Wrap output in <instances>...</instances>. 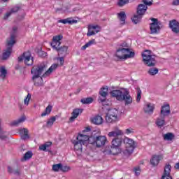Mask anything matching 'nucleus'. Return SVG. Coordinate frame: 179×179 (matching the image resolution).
Returning <instances> with one entry per match:
<instances>
[{
  "mask_svg": "<svg viewBox=\"0 0 179 179\" xmlns=\"http://www.w3.org/2000/svg\"><path fill=\"white\" fill-rule=\"evenodd\" d=\"M88 132H90V128L86 127L82 133L78 134V136L76 137V140L73 141L74 150L78 156L82 155V150L83 149L82 145H84L85 146H87V144L89 143Z\"/></svg>",
  "mask_w": 179,
  "mask_h": 179,
  "instance_id": "obj_1",
  "label": "nucleus"
},
{
  "mask_svg": "<svg viewBox=\"0 0 179 179\" xmlns=\"http://www.w3.org/2000/svg\"><path fill=\"white\" fill-rule=\"evenodd\" d=\"M88 134V143L90 145H92L95 148H103L106 146V143H108V140L107 139V136H101V131L100 129H97L94 131L91 136H89L90 131Z\"/></svg>",
  "mask_w": 179,
  "mask_h": 179,
  "instance_id": "obj_2",
  "label": "nucleus"
},
{
  "mask_svg": "<svg viewBox=\"0 0 179 179\" xmlns=\"http://www.w3.org/2000/svg\"><path fill=\"white\" fill-rule=\"evenodd\" d=\"M110 94L117 101H124L125 106H129L133 101L132 96L129 94V90L127 88L112 90Z\"/></svg>",
  "mask_w": 179,
  "mask_h": 179,
  "instance_id": "obj_3",
  "label": "nucleus"
},
{
  "mask_svg": "<svg viewBox=\"0 0 179 179\" xmlns=\"http://www.w3.org/2000/svg\"><path fill=\"white\" fill-rule=\"evenodd\" d=\"M44 71H45V65L44 64L34 66L31 70L33 75L32 80L34 82L35 86H43L44 81L43 80L41 75L44 73Z\"/></svg>",
  "mask_w": 179,
  "mask_h": 179,
  "instance_id": "obj_4",
  "label": "nucleus"
},
{
  "mask_svg": "<svg viewBox=\"0 0 179 179\" xmlns=\"http://www.w3.org/2000/svg\"><path fill=\"white\" fill-rule=\"evenodd\" d=\"M115 57L120 61H127V59H131L135 57V51L132 48H117Z\"/></svg>",
  "mask_w": 179,
  "mask_h": 179,
  "instance_id": "obj_5",
  "label": "nucleus"
},
{
  "mask_svg": "<svg viewBox=\"0 0 179 179\" xmlns=\"http://www.w3.org/2000/svg\"><path fill=\"white\" fill-rule=\"evenodd\" d=\"M15 43L16 36L15 35H11L10 37L7 39L6 49L3 53V59H8V57H10V54H12V48Z\"/></svg>",
  "mask_w": 179,
  "mask_h": 179,
  "instance_id": "obj_6",
  "label": "nucleus"
},
{
  "mask_svg": "<svg viewBox=\"0 0 179 179\" xmlns=\"http://www.w3.org/2000/svg\"><path fill=\"white\" fill-rule=\"evenodd\" d=\"M64 38V36L62 35H57L55 36H53L52 41L51 43V46L53 50H56V51H64L66 52V51H68L67 46H63L62 48H59L61 45V40Z\"/></svg>",
  "mask_w": 179,
  "mask_h": 179,
  "instance_id": "obj_7",
  "label": "nucleus"
},
{
  "mask_svg": "<svg viewBox=\"0 0 179 179\" xmlns=\"http://www.w3.org/2000/svg\"><path fill=\"white\" fill-rule=\"evenodd\" d=\"M143 62L147 66H155L156 65V59L152 55L150 50H145L142 54Z\"/></svg>",
  "mask_w": 179,
  "mask_h": 179,
  "instance_id": "obj_8",
  "label": "nucleus"
},
{
  "mask_svg": "<svg viewBox=\"0 0 179 179\" xmlns=\"http://www.w3.org/2000/svg\"><path fill=\"white\" fill-rule=\"evenodd\" d=\"M106 121L108 124H113L114 122H117V121H120L118 110L115 108L109 109L106 116Z\"/></svg>",
  "mask_w": 179,
  "mask_h": 179,
  "instance_id": "obj_9",
  "label": "nucleus"
},
{
  "mask_svg": "<svg viewBox=\"0 0 179 179\" xmlns=\"http://www.w3.org/2000/svg\"><path fill=\"white\" fill-rule=\"evenodd\" d=\"M123 142L125 146L124 155H132L136 148L135 141L132 138L124 137Z\"/></svg>",
  "mask_w": 179,
  "mask_h": 179,
  "instance_id": "obj_10",
  "label": "nucleus"
},
{
  "mask_svg": "<svg viewBox=\"0 0 179 179\" xmlns=\"http://www.w3.org/2000/svg\"><path fill=\"white\" fill-rule=\"evenodd\" d=\"M18 61L19 62H24L25 65L30 66L34 64V57L30 52H25L18 57Z\"/></svg>",
  "mask_w": 179,
  "mask_h": 179,
  "instance_id": "obj_11",
  "label": "nucleus"
},
{
  "mask_svg": "<svg viewBox=\"0 0 179 179\" xmlns=\"http://www.w3.org/2000/svg\"><path fill=\"white\" fill-rule=\"evenodd\" d=\"M152 23L150 25V30L151 34H156L160 31V29L163 27L162 22L156 18H152Z\"/></svg>",
  "mask_w": 179,
  "mask_h": 179,
  "instance_id": "obj_12",
  "label": "nucleus"
},
{
  "mask_svg": "<svg viewBox=\"0 0 179 179\" xmlns=\"http://www.w3.org/2000/svg\"><path fill=\"white\" fill-rule=\"evenodd\" d=\"M101 28L99 25H89L88 26V31L87 33V37H90L91 36H94L97 34V33H100Z\"/></svg>",
  "mask_w": 179,
  "mask_h": 179,
  "instance_id": "obj_13",
  "label": "nucleus"
},
{
  "mask_svg": "<svg viewBox=\"0 0 179 179\" xmlns=\"http://www.w3.org/2000/svg\"><path fill=\"white\" fill-rule=\"evenodd\" d=\"M171 110H170V105L168 103L164 104L161 108L160 115L161 117H169Z\"/></svg>",
  "mask_w": 179,
  "mask_h": 179,
  "instance_id": "obj_14",
  "label": "nucleus"
},
{
  "mask_svg": "<svg viewBox=\"0 0 179 179\" xmlns=\"http://www.w3.org/2000/svg\"><path fill=\"white\" fill-rule=\"evenodd\" d=\"M170 173H171V165L169 164H166L164 169V174L162 179H173L170 176Z\"/></svg>",
  "mask_w": 179,
  "mask_h": 179,
  "instance_id": "obj_15",
  "label": "nucleus"
},
{
  "mask_svg": "<svg viewBox=\"0 0 179 179\" xmlns=\"http://www.w3.org/2000/svg\"><path fill=\"white\" fill-rule=\"evenodd\" d=\"M83 112V110L80 108L74 109L71 113V117L69 118V121L71 122H73V121L76 120V117H79V115H80V114H82Z\"/></svg>",
  "mask_w": 179,
  "mask_h": 179,
  "instance_id": "obj_16",
  "label": "nucleus"
},
{
  "mask_svg": "<svg viewBox=\"0 0 179 179\" xmlns=\"http://www.w3.org/2000/svg\"><path fill=\"white\" fill-rule=\"evenodd\" d=\"M155 110V104L152 103H146L144 106V111L146 114L152 115Z\"/></svg>",
  "mask_w": 179,
  "mask_h": 179,
  "instance_id": "obj_17",
  "label": "nucleus"
},
{
  "mask_svg": "<svg viewBox=\"0 0 179 179\" xmlns=\"http://www.w3.org/2000/svg\"><path fill=\"white\" fill-rule=\"evenodd\" d=\"M163 159V155H154L150 159V164L153 166V167H156V166L159 165L160 160Z\"/></svg>",
  "mask_w": 179,
  "mask_h": 179,
  "instance_id": "obj_18",
  "label": "nucleus"
},
{
  "mask_svg": "<svg viewBox=\"0 0 179 179\" xmlns=\"http://www.w3.org/2000/svg\"><path fill=\"white\" fill-rule=\"evenodd\" d=\"M121 135H124V132L120 129H116L108 134L109 138H118V136H121Z\"/></svg>",
  "mask_w": 179,
  "mask_h": 179,
  "instance_id": "obj_19",
  "label": "nucleus"
},
{
  "mask_svg": "<svg viewBox=\"0 0 179 179\" xmlns=\"http://www.w3.org/2000/svg\"><path fill=\"white\" fill-rule=\"evenodd\" d=\"M169 27H171L173 33H179V22L177 20H173L171 21L169 23Z\"/></svg>",
  "mask_w": 179,
  "mask_h": 179,
  "instance_id": "obj_20",
  "label": "nucleus"
},
{
  "mask_svg": "<svg viewBox=\"0 0 179 179\" xmlns=\"http://www.w3.org/2000/svg\"><path fill=\"white\" fill-rule=\"evenodd\" d=\"M58 23H63V24H75L78 23V20L72 17H69L63 20H59L58 21Z\"/></svg>",
  "mask_w": 179,
  "mask_h": 179,
  "instance_id": "obj_21",
  "label": "nucleus"
},
{
  "mask_svg": "<svg viewBox=\"0 0 179 179\" xmlns=\"http://www.w3.org/2000/svg\"><path fill=\"white\" fill-rule=\"evenodd\" d=\"M19 134L22 139H24V141H26V139H29V138H30L29 136V129L26 128L20 129Z\"/></svg>",
  "mask_w": 179,
  "mask_h": 179,
  "instance_id": "obj_22",
  "label": "nucleus"
},
{
  "mask_svg": "<svg viewBox=\"0 0 179 179\" xmlns=\"http://www.w3.org/2000/svg\"><path fill=\"white\" fill-rule=\"evenodd\" d=\"M148 10V6L145 4H140L137 8V15H140V16H143L145 13Z\"/></svg>",
  "mask_w": 179,
  "mask_h": 179,
  "instance_id": "obj_23",
  "label": "nucleus"
},
{
  "mask_svg": "<svg viewBox=\"0 0 179 179\" xmlns=\"http://www.w3.org/2000/svg\"><path fill=\"white\" fill-rule=\"evenodd\" d=\"M58 68V64H53L50 68L49 69L45 72V73H43V75L42 76L43 78H45L47 76H50V73H52V72H54V71L56 70V69Z\"/></svg>",
  "mask_w": 179,
  "mask_h": 179,
  "instance_id": "obj_24",
  "label": "nucleus"
},
{
  "mask_svg": "<svg viewBox=\"0 0 179 179\" xmlns=\"http://www.w3.org/2000/svg\"><path fill=\"white\" fill-rule=\"evenodd\" d=\"M122 143V138L116 137L112 141V148H119V146Z\"/></svg>",
  "mask_w": 179,
  "mask_h": 179,
  "instance_id": "obj_25",
  "label": "nucleus"
},
{
  "mask_svg": "<svg viewBox=\"0 0 179 179\" xmlns=\"http://www.w3.org/2000/svg\"><path fill=\"white\" fill-rule=\"evenodd\" d=\"M103 117L100 115H96L92 119V122L95 125H101L103 124Z\"/></svg>",
  "mask_w": 179,
  "mask_h": 179,
  "instance_id": "obj_26",
  "label": "nucleus"
},
{
  "mask_svg": "<svg viewBox=\"0 0 179 179\" xmlns=\"http://www.w3.org/2000/svg\"><path fill=\"white\" fill-rule=\"evenodd\" d=\"M57 13H71V6H63L60 8L56 9Z\"/></svg>",
  "mask_w": 179,
  "mask_h": 179,
  "instance_id": "obj_27",
  "label": "nucleus"
},
{
  "mask_svg": "<svg viewBox=\"0 0 179 179\" xmlns=\"http://www.w3.org/2000/svg\"><path fill=\"white\" fill-rule=\"evenodd\" d=\"M117 18L120 22V24L124 25L125 24V20L127 19V15L125 14V12L122 11L117 13Z\"/></svg>",
  "mask_w": 179,
  "mask_h": 179,
  "instance_id": "obj_28",
  "label": "nucleus"
},
{
  "mask_svg": "<svg viewBox=\"0 0 179 179\" xmlns=\"http://www.w3.org/2000/svg\"><path fill=\"white\" fill-rule=\"evenodd\" d=\"M26 121V116L22 115L20 118H18L16 120H14L12 123L11 125H14L15 127H17V125H20V124H23Z\"/></svg>",
  "mask_w": 179,
  "mask_h": 179,
  "instance_id": "obj_29",
  "label": "nucleus"
},
{
  "mask_svg": "<svg viewBox=\"0 0 179 179\" xmlns=\"http://www.w3.org/2000/svg\"><path fill=\"white\" fill-rule=\"evenodd\" d=\"M165 117H162V115H160V116L156 120V125H157L159 128H162V127L166 125V121L164 120Z\"/></svg>",
  "mask_w": 179,
  "mask_h": 179,
  "instance_id": "obj_30",
  "label": "nucleus"
},
{
  "mask_svg": "<svg viewBox=\"0 0 179 179\" xmlns=\"http://www.w3.org/2000/svg\"><path fill=\"white\" fill-rule=\"evenodd\" d=\"M6 75H8V71L6 70V68L4 66H0V79L5 80V78H6Z\"/></svg>",
  "mask_w": 179,
  "mask_h": 179,
  "instance_id": "obj_31",
  "label": "nucleus"
},
{
  "mask_svg": "<svg viewBox=\"0 0 179 179\" xmlns=\"http://www.w3.org/2000/svg\"><path fill=\"white\" fill-rule=\"evenodd\" d=\"M18 11H19V7L18 6L13 7L10 10V11L7 12L6 13V15H4V19L5 20L8 19V17H9V16H10V15H12V13H16V12H18Z\"/></svg>",
  "mask_w": 179,
  "mask_h": 179,
  "instance_id": "obj_32",
  "label": "nucleus"
},
{
  "mask_svg": "<svg viewBox=\"0 0 179 179\" xmlns=\"http://www.w3.org/2000/svg\"><path fill=\"white\" fill-rule=\"evenodd\" d=\"M163 138L164 141H167L168 142H171V141L174 139L175 136H174V134L173 133H167L163 135Z\"/></svg>",
  "mask_w": 179,
  "mask_h": 179,
  "instance_id": "obj_33",
  "label": "nucleus"
},
{
  "mask_svg": "<svg viewBox=\"0 0 179 179\" xmlns=\"http://www.w3.org/2000/svg\"><path fill=\"white\" fill-rule=\"evenodd\" d=\"M52 111V106L48 105L45 108V111L41 113V117H45V115H48Z\"/></svg>",
  "mask_w": 179,
  "mask_h": 179,
  "instance_id": "obj_34",
  "label": "nucleus"
},
{
  "mask_svg": "<svg viewBox=\"0 0 179 179\" xmlns=\"http://www.w3.org/2000/svg\"><path fill=\"white\" fill-rule=\"evenodd\" d=\"M142 15H140L139 14H136L134 15V17L131 18V20L133 23L135 24L139 23L141 22V19H142Z\"/></svg>",
  "mask_w": 179,
  "mask_h": 179,
  "instance_id": "obj_35",
  "label": "nucleus"
},
{
  "mask_svg": "<svg viewBox=\"0 0 179 179\" xmlns=\"http://www.w3.org/2000/svg\"><path fill=\"white\" fill-rule=\"evenodd\" d=\"M100 96H107V94H108V87L105 86L101 88L99 91Z\"/></svg>",
  "mask_w": 179,
  "mask_h": 179,
  "instance_id": "obj_36",
  "label": "nucleus"
},
{
  "mask_svg": "<svg viewBox=\"0 0 179 179\" xmlns=\"http://www.w3.org/2000/svg\"><path fill=\"white\" fill-rule=\"evenodd\" d=\"M148 73L151 76H155V75H157V73H159V69L156 67H152L148 70Z\"/></svg>",
  "mask_w": 179,
  "mask_h": 179,
  "instance_id": "obj_37",
  "label": "nucleus"
},
{
  "mask_svg": "<svg viewBox=\"0 0 179 179\" xmlns=\"http://www.w3.org/2000/svg\"><path fill=\"white\" fill-rule=\"evenodd\" d=\"M61 167H62V164H56L52 165V170L55 173H58V171H61Z\"/></svg>",
  "mask_w": 179,
  "mask_h": 179,
  "instance_id": "obj_38",
  "label": "nucleus"
},
{
  "mask_svg": "<svg viewBox=\"0 0 179 179\" xmlns=\"http://www.w3.org/2000/svg\"><path fill=\"white\" fill-rule=\"evenodd\" d=\"M93 44H96V40L92 39L90 41H88L85 45H84L82 47V50H86L88 47H90V45H93Z\"/></svg>",
  "mask_w": 179,
  "mask_h": 179,
  "instance_id": "obj_39",
  "label": "nucleus"
},
{
  "mask_svg": "<svg viewBox=\"0 0 179 179\" xmlns=\"http://www.w3.org/2000/svg\"><path fill=\"white\" fill-rule=\"evenodd\" d=\"M92 101H93V98L92 97L83 98L81 99V103L83 104H91Z\"/></svg>",
  "mask_w": 179,
  "mask_h": 179,
  "instance_id": "obj_40",
  "label": "nucleus"
},
{
  "mask_svg": "<svg viewBox=\"0 0 179 179\" xmlns=\"http://www.w3.org/2000/svg\"><path fill=\"white\" fill-rule=\"evenodd\" d=\"M55 121H57V117H55V116L50 117L47 122V127H52Z\"/></svg>",
  "mask_w": 179,
  "mask_h": 179,
  "instance_id": "obj_41",
  "label": "nucleus"
},
{
  "mask_svg": "<svg viewBox=\"0 0 179 179\" xmlns=\"http://www.w3.org/2000/svg\"><path fill=\"white\" fill-rule=\"evenodd\" d=\"M33 157V152L31 151H28L24 155V160H29Z\"/></svg>",
  "mask_w": 179,
  "mask_h": 179,
  "instance_id": "obj_42",
  "label": "nucleus"
},
{
  "mask_svg": "<svg viewBox=\"0 0 179 179\" xmlns=\"http://www.w3.org/2000/svg\"><path fill=\"white\" fill-rule=\"evenodd\" d=\"M30 99H31V94H28L25 99H24V104L27 107L29 106V103H30Z\"/></svg>",
  "mask_w": 179,
  "mask_h": 179,
  "instance_id": "obj_43",
  "label": "nucleus"
},
{
  "mask_svg": "<svg viewBox=\"0 0 179 179\" xmlns=\"http://www.w3.org/2000/svg\"><path fill=\"white\" fill-rule=\"evenodd\" d=\"M127 3H129V0H118L117 1L118 6H124Z\"/></svg>",
  "mask_w": 179,
  "mask_h": 179,
  "instance_id": "obj_44",
  "label": "nucleus"
},
{
  "mask_svg": "<svg viewBox=\"0 0 179 179\" xmlns=\"http://www.w3.org/2000/svg\"><path fill=\"white\" fill-rule=\"evenodd\" d=\"M69 170H71V167L66 165L64 166L62 164L61 171H62L63 173H67V171H69Z\"/></svg>",
  "mask_w": 179,
  "mask_h": 179,
  "instance_id": "obj_45",
  "label": "nucleus"
},
{
  "mask_svg": "<svg viewBox=\"0 0 179 179\" xmlns=\"http://www.w3.org/2000/svg\"><path fill=\"white\" fill-rule=\"evenodd\" d=\"M131 134H134V129L132 128L126 129L123 132V135H131Z\"/></svg>",
  "mask_w": 179,
  "mask_h": 179,
  "instance_id": "obj_46",
  "label": "nucleus"
},
{
  "mask_svg": "<svg viewBox=\"0 0 179 179\" xmlns=\"http://www.w3.org/2000/svg\"><path fill=\"white\" fill-rule=\"evenodd\" d=\"M106 100H107L106 96H101L99 97L98 101L99 103H101V104H104V103H106Z\"/></svg>",
  "mask_w": 179,
  "mask_h": 179,
  "instance_id": "obj_47",
  "label": "nucleus"
},
{
  "mask_svg": "<svg viewBox=\"0 0 179 179\" xmlns=\"http://www.w3.org/2000/svg\"><path fill=\"white\" fill-rule=\"evenodd\" d=\"M143 2L145 3L144 5H145V6L147 5L150 6L153 3V0H143Z\"/></svg>",
  "mask_w": 179,
  "mask_h": 179,
  "instance_id": "obj_48",
  "label": "nucleus"
},
{
  "mask_svg": "<svg viewBox=\"0 0 179 179\" xmlns=\"http://www.w3.org/2000/svg\"><path fill=\"white\" fill-rule=\"evenodd\" d=\"M118 48H128V43L123 42L120 44V47Z\"/></svg>",
  "mask_w": 179,
  "mask_h": 179,
  "instance_id": "obj_49",
  "label": "nucleus"
},
{
  "mask_svg": "<svg viewBox=\"0 0 179 179\" xmlns=\"http://www.w3.org/2000/svg\"><path fill=\"white\" fill-rule=\"evenodd\" d=\"M57 61H59L61 66H62V65H64V62H65V59H64V57H58Z\"/></svg>",
  "mask_w": 179,
  "mask_h": 179,
  "instance_id": "obj_50",
  "label": "nucleus"
},
{
  "mask_svg": "<svg viewBox=\"0 0 179 179\" xmlns=\"http://www.w3.org/2000/svg\"><path fill=\"white\" fill-rule=\"evenodd\" d=\"M134 173L136 176H139L141 174V168L136 167L134 169Z\"/></svg>",
  "mask_w": 179,
  "mask_h": 179,
  "instance_id": "obj_51",
  "label": "nucleus"
},
{
  "mask_svg": "<svg viewBox=\"0 0 179 179\" xmlns=\"http://www.w3.org/2000/svg\"><path fill=\"white\" fill-rule=\"evenodd\" d=\"M142 92L138 91L137 93V99H136V101L138 103H139L141 101V94Z\"/></svg>",
  "mask_w": 179,
  "mask_h": 179,
  "instance_id": "obj_52",
  "label": "nucleus"
},
{
  "mask_svg": "<svg viewBox=\"0 0 179 179\" xmlns=\"http://www.w3.org/2000/svg\"><path fill=\"white\" fill-rule=\"evenodd\" d=\"M0 138L2 141H6V139H8V137L6 136V135L1 134H0Z\"/></svg>",
  "mask_w": 179,
  "mask_h": 179,
  "instance_id": "obj_53",
  "label": "nucleus"
},
{
  "mask_svg": "<svg viewBox=\"0 0 179 179\" xmlns=\"http://www.w3.org/2000/svg\"><path fill=\"white\" fill-rule=\"evenodd\" d=\"M47 150V148L45 147V144H43V145H41V146L39 147V150H43V151H45V150Z\"/></svg>",
  "mask_w": 179,
  "mask_h": 179,
  "instance_id": "obj_54",
  "label": "nucleus"
},
{
  "mask_svg": "<svg viewBox=\"0 0 179 179\" xmlns=\"http://www.w3.org/2000/svg\"><path fill=\"white\" fill-rule=\"evenodd\" d=\"M173 5H175L176 6H178V5H179V0H173Z\"/></svg>",
  "mask_w": 179,
  "mask_h": 179,
  "instance_id": "obj_55",
  "label": "nucleus"
},
{
  "mask_svg": "<svg viewBox=\"0 0 179 179\" xmlns=\"http://www.w3.org/2000/svg\"><path fill=\"white\" fill-rule=\"evenodd\" d=\"M51 142H48L45 143L44 145H45L46 148H50V146L51 145Z\"/></svg>",
  "mask_w": 179,
  "mask_h": 179,
  "instance_id": "obj_56",
  "label": "nucleus"
},
{
  "mask_svg": "<svg viewBox=\"0 0 179 179\" xmlns=\"http://www.w3.org/2000/svg\"><path fill=\"white\" fill-rule=\"evenodd\" d=\"M175 169H176L177 170H179V162L178 163H176L175 164Z\"/></svg>",
  "mask_w": 179,
  "mask_h": 179,
  "instance_id": "obj_57",
  "label": "nucleus"
},
{
  "mask_svg": "<svg viewBox=\"0 0 179 179\" xmlns=\"http://www.w3.org/2000/svg\"><path fill=\"white\" fill-rule=\"evenodd\" d=\"M8 171L9 173H13V171H12V168L10 166H8Z\"/></svg>",
  "mask_w": 179,
  "mask_h": 179,
  "instance_id": "obj_58",
  "label": "nucleus"
},
{
  "mask_svg": "<svg viewBox=\"0 0 179 179\" xmlns=\"http://www.w3.org/2000/svg\"><path fill=\"white\" fill-rule=\"evenodd\" d=\"M80 92V90H77L76 92H75V94H78Z\"/></svg>",
  "mask_w": 179,
  "mask_h": 179,
  "instance_id": "obj_59",
  "label": "nucleus"
},
{
  "mask_svg": "<svg viewBox=\"0 0 179 179\" xmlns=\"http://www.w3.org/2000/svg\"><path fill=\"white\" fill-rule=\"evenodd\" d=\"M16 30H17V27H14L13 28V31L15 32V31H16Z\"/></svg>",
  "mask_w": 179,
  "mask_h": 179,
  "instance_id": "obj_60",
  "label": "nucleus"
},
{
  "mask_svg": "<svg viewBox=\"0 0 179 179\" xmlns=\"http://www.w3.org/2000/svg\"><path fill=\"white\" fill-rule=\"evenodd\" d=\"M43 52V54L45 55V56L47 55V53H46V52Z\"/></svg>",
  "mask_w": 179,
  "mask_h": 179,
  "instance_id": "obj_61",
  "label": "nucleus"
},
{
  "mask_svg": "<svg viewBox=\"0 0 179 179\" xmlns=\"http://www.w3.org/2000/svg\"><path fill=\"white\" fill-rule=\"evenodd\" d=\"M0 131H1V119H0Z\"/></svg>",
  "mask_w": 179,
  "mask_h": 179,
  "instance_id": "obj_62",
  "label": "nucleus"
},
{
  "mask_svg": "<svg viewBox=\"0 0 179 179\" xmlns=\"http://www.w3.org/2000/svg\"><path fill=\"white\" fill-rule=\"evenodd\" d=\"M17 173H19V172H14V174H17Z\"/></svg>",
  "mask_w": 179,
  "mask_h": 179,
  "instance_id": "obj_63",
  "label": "nucleus"
},
{
  "mask_svg": "<svg viewBox=\"0 0 179 179\" xmlns=\"http://www.w3.org/2000/svg\"><path fill=\"white\" fill-rule=\"evenodd\" d=\"M4 2H6V1H8V0H3Z\"/></svg>",
  "mask_w": 179,
  "mask_h": 179,
  "instance_id": "obj_64",
  "label": "nucleus"
}]
</instances>
